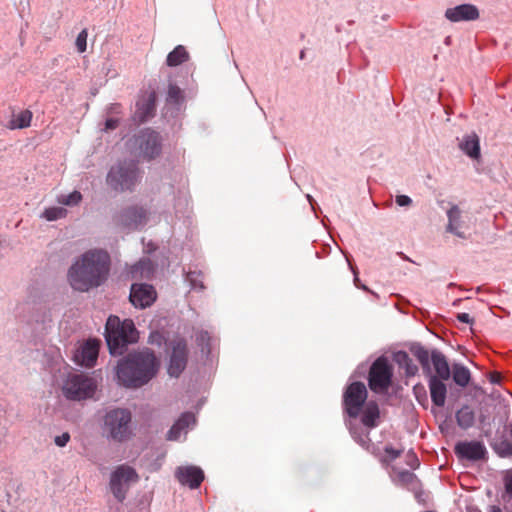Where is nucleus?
I'll list each match as a JSON object with an SVG mask.
<instances>
[{
  "label": "nucleus",
  "mask_w": 512,
  "mask_h": 512,
  "mask_svg": "<svg viewBox=\"0 0 512 512\" xmlns=\"http://www.w3.org/2000/svg\"><path fill=\"white\" fill-rule=\"evenodd\" d=\"M495 453L501 458L512 457V440L509 438L502 439L499 443L492 446Z\"/></svg>",
  "instance_id": "c756f323"
},
{
  "label": "nucleus",
  "mask_w": 512,
  "mask_h": 512,
  "mask_svg": "<svg viewBox=\"0 0 512 512\" xmlns=\"http://www.w3.org/2000/svg\"><path fill=\"white\" fill-rule=\"evenodd\" d=\"M67 210L63 207H49L44 210L42 217L48 221H55L66 217Z\"/></svg>",
  "instance_id": "2f4dec72"
},
{
  "label": "nucleus",
  "mask_w": 512,
  "mask_h": 512,
  "mask_svg": "<svg viewBox=\"0 0 512 512\" xmlns=\"http://www.w3.org/2000/svg\"><path fill=\"white\" fill-rule=\"evenodd\" d=\"M501 381V375L498 372H493L490 374V382L493 384H497Z\"/></svg>",
  "instance_id": "c03bdc74"
},
{
  "label": "nucleus",
  "mask_w": 512,
  "mask_h": 512,
  "mask_svg": "<svg viewBox=\"0 0 512 512\" xmlns=\"http://www.w3.org/2000/svg\"><path fill=\"white\" fill-rule=\"evenodd\" d=\"M460 149L470 158L480 157V141L476 133L465 135L459 143Z\"/></svg>",
  "instance_id": "5701e85b"
},
{
  "label": "nucleus",
  "mask_w": 512,
  "mask_h": 512,
  "mask_svg": "<svg viewBox=\"0 0 512 512\" xmlns=\"http://www.w3.org/2000/svg\"><path fill=\"white\" fill-rule=\"evenodd\" d=\"M304 55H305L304 51H301V53H300V58H301V59H303V58H304Z\"/></svg>",
  "instance_id": "3c124183"
},
{
  "label": "nucleus",
  "mask_w": 512,
  "mask_h": 512,
  "mask_svg": "<svg viewBox=\"0 0 512 512\" xmlns=\"http://www.w3.org/2000/svg\"><path fill=\"white\" fill-rule=\"evenodd\" d=\"M353 438L363 447H367L370 439H369V433L366 432L364 434H357V432L353 429L350 430Z\"/></svg>",
  "instance_id": "c9c22d12"
},
{
  "label": "nucleus",
  "mask_w": 512,
  "mask_h": 512,
  "mask_svg": "<svg viewBox=\"0 0 512 512\" xmlns=\"http://www.w3.org/2000/svg\"><path fill=\"white\" fill-rule=\"evenodd\" d=\"M385 453L388 455L390 460H394L401 455L402 451L394 449L391 446H387V447H385Z\"/></svg>",
  "instance_id": "ea45409f"
},
{
  "label": "nucleus",
  "mask_w": 512,
  "mask_h": 512,
  "mask_svg": "<svg viewBox=\"0 0 512 512\" xmlns=\"http://www.w3.org/2000/svg\"><path fill=\"white\" fill-rule=\"evenodd\" d=\"M451 373L453 381L460 387H466L471 380L470 370L462 364H453Z\"/></svg>",
  "instance_id": "a878e982"
},
{
  "label": "nucleus",
  "mask_w": 512,
  "mask_h": 512,
  "mask_svg": "<svg viewBox=\"0 0 512 512\" xmlns=\"http://www.w3.org/2000/svg\"><path fill=\"white\" fill-rule=\"evenodd\" d=\"M396 203L399 206H409L412 203V200L409 196L398 195V196H396Z\"/></svg>",
  "instance_id": "a19ab883"
},
{
  "label": "nucleus",
  "mask_w": 512,
  "mask_h": 512,
  "mask_svg": "<svg viewBox=\"0 0 512 512\" xmlns=\"http://www.w3.org/2000/svg\"><path fill=\"white\" fill-rule=\"evenodd\" d=\"M493 512H501L500 509H494Z\"/></svg>",
  "instance_id": "603ef678"
},
{
  "label": "nucleus",
  "mask_w": 512,
  "mask_h": 512,
  "mask_svg": "<svg viewBox=\"0 0 512 512\" xmlns=\"http://www.w3.org/2000/svg\"><path fill=\"white\" fill-rule=\"evenodd\" d=\"M105 338L112 355H122L126 346L138 340V333L132 320L123 322L117 316H110L106 322Z\"/></svg>",
  "instance_id": "7ed1b4c3"
},
{
  "label": "nucleus",
  "mask_w": 512,
  "mask_h": 512,
  "mask_svg": "<svg viewBox=\"0 0 512 512\" xmlns=\"http://www.w3.org/2000/svg\"><path fill=\"white\" fill-rule=\"evenodd\" d=\"M445 16L452 22L473 21L479 18V11L477 7L472 4H462L447 9Z\"/></svg>",
  "instance_id": "a211bd4d"
},
{
  "label": "nucleus",
  "mask_w": 512,
  "mask_h": 512,
  "mask_svg": "<svg viewBox=\"0 0 512 512\" xmlns=\"http://www.w3.org/2000/svg\"><path fill=\"white\" fill-rule=\"evenodd\" d=\"M119 109H120V105L119 104H113L111 106V111H113V112H118Z\"/></svg>",
  "instance_id": "8fccbe9b"
},
{
  "label": "nucleus",
  "mask_w": 512,
  "mask_h": 512,
  "mask_svg": "<svg viewBox=\"0 0 512 512\" xmlns=\"http://www.w3.org/2000/svg\"><path fill=\"white\" fill-rule=\"evenodd\" d=\"M153 271V264L149 259L140 260L136 265L133 266L131 273L133 276L138 274L141 277H149Z\"/></svg>",
  "instance_id": "7c9ffc66"
},
{
  "label": "nucleus",
  "mask_w": 512,
  "mask_h": 512,
  "mask_svg": "<svg viewBox=\"0 0 512 512\" xmlns=\"http://www.w3.org/2000/svg\"><path fill=\"white\" fill-rule=\"evenodd\" d=\"M504 430L508 438L512 440V420L505 425Z\"/></svg>",
  "instance_id": "a18cd8bd"
},
{
  "label": "nucleus",
  "mask_w": 512,
  "mask_h": 512,
  "mask_svg": "<svg viewBox=\"0 0 512 512\" xmlns=\"http://www.w3.org/2000/svg\"><path fill=\"white\" fill-rule=\"evenodd\" d=\"M87 36H88V33L87 31L84 29L82 30L77 38H76V47H77V50L80 52V53H83L86 51V47H87Z\"/></svg>",
  "instance_id": "f704fd0d"
},
{
  "label": "nucleus",
  "mask_w": 512,
  "mask_h": 512,
  "mask_svg": "<svg viewBox=\"0 0 512 512\" xmlns=\"http://www.w3.org/2000/svg\"><path fill=\"white\" fill-rule=\"evenodd\" d=\"M411 458L413 460V463H410V466L415 468L416 466H418V460H417V458L415 457L414 454L411 455Z\"/></svg>",
  "instance_id": "09e8293b"
},
{
  "label": "nucleus",
  "mask_w": 512,
  "mask_h": 512,
  "mask_svg": "<svg viewBox=\"0 0 512 512\" xmlns=\"http://www.w3.org/2000/svg\"><path fill=\"white\" fill-rule=\"evenodd\" d=\"M109 266L110 257L107 252L90 250L69 269V283L73 289L81 292L98 287L107 279Z\"/></svg>",
  "instance_id": "f257e3e1"
},
{
  "label": "nucleus",
  "mask_w": 512,
  "mask_h": 512,
  "mask_svg": "<svg viewBox=\"0 0 512 512\" xmlns=\"http://www.w3.org/2000/svg\"><path fill=\"white\" fill-rule=\"evenodd\" d=\"M175 477L182 485L197 489L204 480V472L197 466H181L176 469Z\"/></svg>",
  "instance_id": "4468645a"
},
{
  "label": "nucleus",
  "mask_w": 512,
  "mask_h": 512,
  "mask_svg": "<svg viewBox=\"0 0 512 512\" xmlns=\"http://www.w3.org/2000/svg\"><path fill=\"white\" fill-rule=\"evenodd\" d=\"M361 423L368 429L378 426L380 409L375 401L367 402L361 410Z\"/></svg>",
  "instance_id": "aec40b11"
},
{
  "label": "nucleus",
  "mask_w": 512,
  "mask_h": 512,
  "mask_svg": "<svg viewBox=\"0 0 512 512\" xmlns=\"http://www.w3.org/2000/svg\"><path fill=\"white\" fill-rule=\"evenodd\" d=\"M133 146L139 150V156L151 160L161 152L160 135L150 129L141 131L133 139Z\"/></svg>",
  "instance_id": "f8f14e48"
},
{
  "label": "nucleus",
  "mask_w": 512,
  "mask_h": 512,
  "mask_svg": "<svg viewBox=\"0 0 512 512\" xmlns=\"http://www.w3.org/2000/svg\"><path fill=\"white\" fill-rule=\"evenodd\" d=\"M70 440V434L68 432H64L60 436H56L54 442L59 447H64Z\"/></svg>",
  "instance_id": "58836bf2"
},
{
  "label": "nucleus",
  "mask_w": 512,
  "mask_h": 512,
  "mask_svg": "<svg viewBox=\"0 0 512 512\" xmlns=\"http://www.w3.org/2000/svg\"><path fill=\"white\" fill-rule=\"evenodd\" d=\"M96 390L93 378L84 374L70 375L62 388L64 396L69 400L80 401L91 398Z\"/></svg>",
  "instance_id": "6e6552de"
},
{
  "label": "nucleus",
  "mask_w": 512,
  "mask_h": 512,
  "mask_svg": "<svg viewBox=\"0 0 512 512\" xmlns=\"http://www.w3.org/2000/svg\"><path fill=\"white\" fill-rule=\"evenodd\" d=\"M99 348V340L89 339L77 351L75 360L82 366L93 367L98 357Z\"/></svg>",
  "instance_id": "f3484780"
},
{
  "label": "nucleus",
  "mask_w": 512,
  "mask_h": 512,
  "mask_svg": "<svg viewBox=\"0 0 512 512\" xmlns=\"http://www.w3.org/2000/svg\"><path fill=\"white\" fill-rule=\"evenodd\" d=\"M169 348V364L168 374L171 377H179L185 370L188 363V343L183 337L173 338L168 345Z\"/></svg>",
  "instance_id": "9b49d317"
},
{
  "label": "nucleus",
  "mask_w": 512,
  "mask_h": 512,
  "mask_svg": "<svg viewBox=\"0 0 512 512\" xmlns=\"http://www.w3.org/2000/svg\"><path fill=\"white\" fill-rule=\"evenodd\" d=\"M444 381L445 380L436 376H430L428 379L431 400L437 407H443L445 405L447 387Z\"/></svg>",
  "instance_id": "6ab92c4d"
},
{
  "label": "nucleus",
  "mask_w": 512,
  "mask_h": 512,
  "mask_svg": "<svg viewBox=\"0 0 512 512\" xmlns=\"http://www.w3.org/2000/svg\"><path fill=\"white\" fill-rule=\"evenodd\" d=\"M189 59V54L184 46L178 45L171 51L166 59V63L170 67H176L186 62Z\"/></svg>",
  "instance_id": "bb28decb"
},
{
  "label": "nucleus",
  "mask_w": 512,
  "mask_h": 512,
  "mask_svg": "<svg viewBox=\"0 0 512 512\" xmlns=\"http://www.w3.org/2000/svg\"><path fill=\"white\" fill-rule=\"evenodd\" d=\"M32 113L29 110L21 111L11 122V129H23L31 125Z\"/></svg>",
  "instance_id": "cd10ccee"
},
{
  "label": "nucleus",
  "mask_w": 512,
  "mask_h": 512,
  "mask_svg": "<svg viewBox=\"0 0 512 512\" xmlns=\"http://www.w3.org/2000/svg\"><path fill=\"white\" fill-rule=\"evenodd\" d=\"M206 340H209V335L207 332L201 331L199 335L197 336V341L204 342Z\"/></svg>",
  "instance_id": "49530a36"
},
{
  "label": "nucleus",
  "mask_w": 512,
  "mask_h": 512,
  "mask_svg": "<svg viewBox=\"0 0 512 512\" xmlns=\"http://www.w3.org/2000/svg\"><path fill=\"white\" fill-rule=\"evenodd\" d=\"M414 356L421 364L426 375L436 376L442 380H449L451 370L446 356L438 351L433 350L431 353L424 347H417L412 350Z\"/></svg>",
  "instance_id": "423d86ee"
},
{
  "label": "nucleus",
  "mask_w": 512,
  "mask_h": 512,
  "mask_svg": "<svg viewBox=\"0 0 512 512\" xmlns=\"http://www.w3.org/2000/svg\"><path fill=\"white\" fill-rule=\"evenodd\" d=\"M159 361L155 354L143 350L129 354L117 367L119 382L128 388H138L148 383L157 373Z\"/></svg>",
  "instance_id": "f03ea898"
},
{
  "label": "nucleus",
  "mask_w": 512,
  "mask_h": 512,
  "mask_svg": "<svg viewBox=\"0 0 512 512\" xmlns=\"http://www.w3.org/2000/svg\"><path fill=\"white\" fill-rule=\"evenodd\" d=\"M147 221V211L140 206L125 208L118 215V222L127 228H137Z\"/></svg>",
  "instance_id": "dca6fc26"
},
{
  "label": "nucleus",
  "mask_w": 512,
  "mask_h": 512,
  "mask_svg": "<svg viewBox=\"0 0 512 512\" xmlns=\"http://www.w3.org/2000/svg\"><path fill=\"white\" fill-rule=\"evenodd\" d=\"M155 109L156 93L152 91L147 98L137 102L136 115L141 122H144L154 115Z\"/></svg>",
  "instance_id": "412c9836"
},
{
  "label": "nucleus",
  "mask_w": 512,
  "mask_h": 512,
  "mask_svg": "<svg viewBox=\"0 0 512 512\" xmlns=\"http://www.w3.org/2000/svg\"><path fill=\"white\" fill-rule=\"evenodd\" d=\"M367 397L368 391L362 382H352L346 387L343 393V409L350 418L356 419L360 416Z\"/></svg>",
  "instance_id": "9d476101"
},
{
  "label": "nucleus",
  "mask_w": 512,
  "mask_h": 512,
  "mask_svg": "<svg viewBox=\"0 0 512 512\" xmlns=\"http://www.w3.org/2000/svg\"><path fill=\"white\" fill-rule=\"evenodd\" d=\"M456 318L462 322V323H466V324H473V318L470 317V315L468 313H458Z\"/></svg>",
  "instance_id": "79ce46f5"
},
{
  "label": "nucleus",
  "mask_w": 512,
  "mask_h": 512,
  "mask_svg": "<svg viewBox=\"0 0 512 512\" xmlns=\"http://www.w3.org/2000/svg\"><path fill=\"white\" fill-rule=\"evenodd\" d=\"M200 276H201L200 273L191 272L188 274L187 277H188V280L190 281L191 285L194 288L204 289L205 286H204L202 280L198 279Z\"/></svg>",
  "instance_id": "e433bc0d"
},
{
  "label": "nucleus",
  "mask_w": 512,
  "mask_h": 512,
  "mask_svg": "<svg viewBox=\"0 0 512 512\" xmlns=\"http://www.w3.org/2000/svg\"><path fill=\"white\" fill-rule=\"evenodd\" d=\"M118 126V119L110 118L107 119L105 122V129L106 130H113Z\"/></svg>",
  "instance_id": "37998d69"
},
{
  "label": "nucleus",
  "mask_w": 512,
  "mask_h": 512,
  "mask_svg": "<svg viewBox=\"0 0 512 512\" xmlns=\"http://www.w3.org/2000/svg\"><path fill=\"white\" fill-rule=\"evenodd\" d=\"M401 476L404 480H410L414 477V474L409 471H404L401 473Z\"/></svg>",
  "instance_id": "de8ad7c7"
},
{
  "label": "nucleus",
  "mask_w": 512,
  "mask_h": 512,
  "mask_svg": "<svg viewBox=\"0 0 512 512\" xmlns=\"http://www.w3.org/2000/svg\"><path fill=\"white\" fill-rule=\"evenodd\" d=\"M132 415L128 409L116 408L106 413L104 431L117 442H125L133 436Z\"/></svg>",
  "instance_id": "39448f33"
},
{
  "label": "nucleus",
  "mask_w": 512,
  "mask_h": 512,
  "mask_svg": "<svg viewBox=\"0 0 512 512\" xmlns=\"http://www.w3.org/2000/svg\"><path fill=\"white\" fill-rule=\"evenodd\" d=\"M129 298L134 306L145 308L155 301L156 291L148 284H133Z\"/></svg>",
  "instance_id": "2eb2a0df"
},
{
  "label": "nucleus",
  "mask_w": 512,
  "mask_h": 512,
  "mask_svg": "<svg viewBox=\"0 0 512 512\" xmlns=\"http://www.w3.org/2000/svg\"><path fill=\"white\" fill-rule=\"evenodd\" d=\"M139 480L135 469L129 465L122 464L115 468L110 475L109 488L115 499L123 502L133 483Z\"/></svg>",
  "instance_id": "0eeeda50"
},
{
  "label": "nucleus",
  "mask_w": 512,
  "mask_h": 512,
  "mask_svg": "<svg viewBox=\"0 0 512 512\" xmlns=\"http://www.w3.org/2000/svg\"><path fill=\"white\" fill-rule=\"evenodd\" d=\"M505 491L512 496V469L507 471L504 476Z\"/></svg>",
  "instance_id": "4c0bfd02"
},
{
  "label": "nucleus",
  "mask_w": 512,
  "mask_h": 512,
  "mask_svg": "<svg viewBox=\"0 0 512 512\" xmlns=\"http://www.w3.org/2000/svg\"><path fill=\"white\" fill-rule=\"evenodd\" d=\"M195 422V416L192 413H183L174 423L167 433V439L171 441L179 440L181 433Z\"/></svg>",
  "instance_id": "4be33fe9"
},
{
  "label": "nucleus",
  "mask_w": 512,
  "mask_h": 512,
  "mask_svg": "<svg viewBox=\"0 0 512 512\" xmlns=\"http://www.w3.org/2000/svg\"><path fill=\"white\" fill-rule=\"evenodd\" d=\"M454 451L459 459L473 462L484 460L487 457V449L480 441L458 442L455 445Z\"/></svg>",
  "instance_id": "ddd939ff"
},
{
  "label": "nucleus",
  "mask_w": 512,
  "mask_h": 512,
  "mask_svg": "<svg viewBox=\"0 0 512 512\" xmlns=\"http://www.w3.org/2000/svg\"><path fill=\"white\" fill-rule=\"evenodd\" d=\"M397 362L405 368V372L407 376H414L418 367L412 362L411 358L406 352H399L396 355Z\"/></svg>",
  "instance_id": "c85d7f7f"
},
{
  "label": "nucleus",
  "mask_w": 512,
  "mask_h": 512,
  "mask_svg": "<svg viewBox=\"0 0 512 512\" xmlns=\"http://www.w3.org/2000/svg\"><path fill=\"white\" fill-rule=\"evenodd\" d=\"M456 422L464 430L471 428L475 422V413L468 405H464L456 412Z\"/></svg>",
  "instance_id": "393cba45"
},
{
  "label": "nucleus",
  "mask_w": 512,
  "mask_h": 512,
  "mask_svg": "<svg viewBox=\"0 0 512 512\" xmlns=\"http://www.w3.org/2000/svg\"><path fill=\"white\" fill-rule=\"evenodd\" d=\"M142 171L134 160H123L114 164L106 177L107 185L117 192L133 191L141 181Z\"/></svg>",
  "instance_id": "20e7f679"
},
{
  "label": "nucleus",
  "mask_w": 512,
  "mask_h": 512,
  "mask_svg": "<svg viewBox=\"0 0 512 512\" xmlns=\"http://www.w3.org/2000/svg\"><path fill=\"white\" fill-rule=\"evenodd\" d=\"M82 200V194L79 191H73L68 195H60L57 199L58 203L66 206L78 205Z\"/></svg>",
  "instance_id": "473e14b6"
},
{
  "label": "nucleus",
  "mask_w": 512,
  "mask_h": 512,
  "mask_svg": "<svg viewBox=\"0 0 512 512\" xmlns=\"http://www.w3.org/2000/svg\"><path fill=\"white\" fill-rule=\"evenodd\" d=\"M393 368L386 357L377 358L370 367L368 383L372 391L383 393L391 385Z\"/></svg>",
  "instance_id": "1a4fd4ad"
},
{
  "label": "nucleus",
  "mask_w": 512,
  "mask_h": 512,
  "mask_svg": "<svg viewBox=\"0 0 512 512\" xmlns=\"http://www.w3.org/2000/svg\"><path fill=\"white\" fill-rule=\"evenodd\" d=\"M183 100L182 90L175 84H170L167 92V102L179 104Z\"/></svg>",
  "instance_id": "72a5a7b5"
},
{
  "label": "nucleus",
  "mask_w": 512,
  "mask_h": 512,
  "mask_svg": "<svg viewBox=\"0 0 512 512\" xmlns=\"http://www.w3.org/2000/svg\"><path fill=\"white\" fill-rule=\"evenodd\" d=\"M448 224L447 231L459 238H466L464 232L460 231L461 227V211L458 206L453 205L447 212Z\"/></svg>",
  "instance_id": "b1692460"
}]
</instances>
